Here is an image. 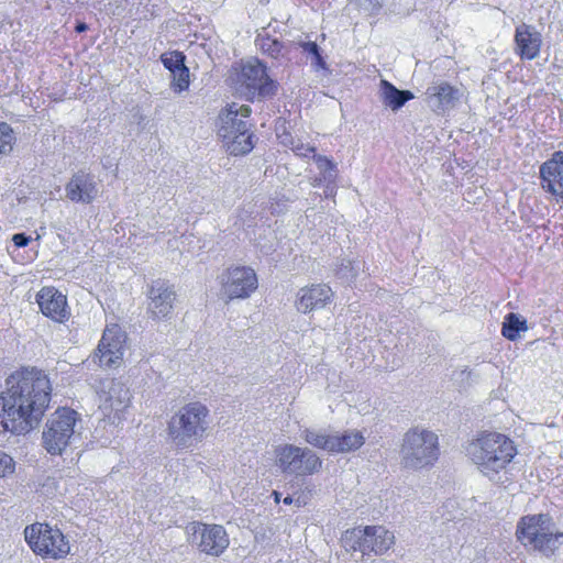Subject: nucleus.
<instances>
[{
	"instance_id": "1",
	"label": "nucleus",
	"mask_w": 563,
	"mask_h": 563,
	"mask_svg": "<svg viewBox=\"0 0 563 563\" xmlns=\"http://www.w3.org/2000/svg\"><path fill=\"white\" fill-rule=\"evenodd\" d=\"M51 384L38 369H23L7 379L1 393V424L5 431L25 434L36 428L51 399Z\"/></svg>"
},
{
	"instance_id": "2",
	"label": "nucleus",
	"mask_w": 563,
	"mask_h": 563,
	"mask_svg": "<svg viewBox=\"0 0 563 563\" xmlns=\"http://www.w3.org/2000/svg\"><path fill=\"white\" fill-rule=\"evenodd\" d=\"M466 454L486 477L495 479L517 454L514 442L498 432H483L466 446Z\"/></svg>"
},
{
	"instance_id": "3",
	"label": "nucleus",
	"mask_w": 563,
	"mask_h": 563,
	"mask_svg": "<svg viewBox=\"0 0 563 563\" xmlns=\"http://www.w3.org/2000/svg\"><path fill=\"white\" fill-rule=\"evenodd\" d=\"M210 427V411L206 405L194 401L180 407L168 420L166 433L170 444L190 449L201 442Z\"/></svg>"
},
{
	"instance_id": "4",
	"label": "nucleus",
	"mask_w": 563,
	"mask_h": 563,
	"mask_svg": "<svg viewBox=\"0 0 563 563\" xmlns=\"http://www.w3.org/2000/svg\"><path fill=\"white\" fill-rule=\"evenodd\" d=\"M251 114L246 104L232 102L219 114L218 135L231 155H244L254 147L253 135L245 118Z\"/></svg>"
},
{
	"instance_id": "5",
	"label": "nucleus",
	"mask_w": 563,
	"mask_h": 563,
	"mask_svg": "<svg viewBox=\"0 0 563 563\" xmlns=\"http://www.w3.org/2000/svg\"><path fill=\"white\" fill-rule=\"evenodd\" d=\"M518 540L534 551L550 558L563 545V532L556 531L549 515H532L520 519L517 526Z\"/></svg>"
},
{
	"instance_id": "6",
	"label": "nucleus",
	"mask_w": 563,
	"mask_h": 563,
	"mask_svg": "<svg viewBox=\"0 0 563 563\" xmlns=\"http://www.w3.org/2000/svg\"><path fill=\"white\" fill-rule=\"evenodd\" d=\"M439 454V438L433 431L416 427L404 434L400 446L404 467L415 471L429 467L435 463Z\"/></svg>"
},
{
	"instance_id": "7",
	"label": "nucleus",
	"mask_w": 563,
	"mask_h": 563,
	"mask_svg": "<svg viewBox=\"0 0 563 563\" xmlns=\"http://www.w3.org/2000/svg\"><path fill=\"white\" fill-rule=\"evenodd\" d=\"M79 415L74 409L58 408L47 419L42 433L43 448L51 455H62L77 434Z\"/></svg>"
},
{
	"instance_id": "8",
	"label": "nucleus",
	"mask_w": 563,
	"mask_h": 563,
	"mask_svg": "<svg viewBox=\"0 0 563 563\" xmlns=\"http://www.w3.org/2000/svg\"><path fill=\"white\" fill-rule=\"evenodd\" d=\"M233 80L249 100L272 98L278 89L277 81L271 78L266 65L258 58L242 62Z\"/></svg>"
},
{
	"instance_id": "9",
	"label": "nucleus",
	"mask_w": 563,
	"mask_h": 563,
	"mask_svg": "<svg viewBox=\"0 0 563 563\" xmlns=\"http://www.w3.org/2000/svg\"><path fill=\"white\" fill-rule=\"evenodd\" d=\"M341 542L346 551L382 555L395 544V536L383 526H366L346 530Z\"/></svg>"
},
{
	"instance_id": "10",
	"label": "nucleus",
	"mask_w": 563,
	"mask_h": 563,
	"mask_svg": "<svg viewBox=\"0 0 563 563\" xmlns=\"http://www.w3.org/2000/svg\"><path fill=\"white\" fill-rule=\"evenodd\" d=\"M25 541L34 553L54 560L63 559L70 552V545L63 532L47 523L36 522L24 530Z\"/></svg>"
},
{
	"instance_id": "11",
	"label": "nucleus",
	"mask_w": 563,
	"mask_h": 563,
	"mask_svg": "<svg viewBox=\"0 0 563 563\" xmlns=\"http://www.w3.org/2000/svg\"><path fill=\"white\" fill-rule=\"evenodd\" d=\"M276 466L285 474L309 476L322 467V460L309 448L282 444L275 450Z\"/></svg>"
},
{
	"instance_id": "12",
	"label": "nucleus",
	"mask_w": 563,
	"mask_h": 563,
	"mask_svg": "<svg viewBox=\"0 0 563 563\" xmlns=\"http://www.w3.org/2000/svg\"><path fill=\"white\" fill-rule=\"evenodd\" d=\"M220 295L225 301L250 298L258 287V278L250 266L232 265L218 276Z\"/></svg>"
},
{
	"instance_id": "13",
	"label": "nucleus",
	"mask_w": 563,
	"mask_h": 563,
	"mask_svg": "<svg viewBox=\"0 0 563 563\" xmlns=\"http://www.w3.org/2000/svg\"><path fill=\"white\" fill-rule=\"evenodd\" d=\"M130 390L122 382L115 379L102 382L99 391V409L109 421L120 422L122 413L130 406Z\"/></svg>"
},
{
	"instance_id": "14",
	"label": "nucleus",
	"mask_w": 563,
	"mask_h": 563,
	"mask_svg": "<svg viewBox=\"0 0 563 563\" xmlns=\"http://www.w3.org/2000/svg\"><path fill=\"white\" fill-rule=\"evenodd\" d=\"M126 341L125 332L120 325L112 323L106 327L93 358L103 367H111L120 363Z\"/></svg>"
},
{
	"instance_id": "15",
	"label": "nucleus",
	"mask_w": 563,
	"mask_h": 563,
	"mask_svg": "<svg viewBox=\"0 0 563 563\" xmlns=\"http://www.w3.org/2000/svg\"><path fill=\"white\" fill-rule=\"evenodd\" d=\"M190 530L201 552L218 556L229 547V537L220 525L195 522Z\"/></svg>"
},
{
	"instance_id": "16",
	"label": "nucleus",
	"mask_w": 563,
	"mask_h": 563,
	"mask_svg": "<svg viewBox=\"0 0 563 563\" xmlns=\"http://www.w3.org/2000/svg\"><path fill=\"white\" fill-rule=\"evenodd\" d=\"M541 188L563 202V152H555L539 168Z\"/></svg>"
},
{
	"instance_id": "17",
	"label": "nucleus",
	"mask_w": 563,
	"mask_h": 563,
	"mask_svg": "<svg viewBox=\"0 0 563 563\" xmlns=\"http://www.w3.org/2000/svg\"><path fill=\"white\" fill-rule=\"evenodd\" d=\"M36 301L44 316L56 322H65L68 320L70 312L67 306L66 296L54 287L42 288Z\"/></svg>"
},
{
	"instance_id": "18",
	"label": "nucleus",
	"mask_w": 563,
	"mask_h": 563,
	"mask_svg": "<svg viewBox=\"0 0 563 563\" xmlns=\"http://www.w3.org/2000/svg\"><path fill=\"white\" fill-rule=\"evenodd\" d=\"M333 298L332 289L324 284L301 288L297 294L296 308L299 312L308 313L323 309Z\"/></svg>"
},
{
	"instance_id": "19",
	"label": "nucleus",
	"mask_w": 563,
	"mask_h": 563,
	"mask_svg": "<svg viewBox=\"0 0 563 563\" xmlns=\"http://www.w3.org/2000/svg\"><path fill=\"white\" fill-rule=\"evenodd\" d=\"M66 197L73 202L90 203L98 196L95 176L78 172L71 176L65 186Z\"/></svg>"
},
{
	"instance_id": "20",
	"label": "nucleus",
	"mask_w": 563,
	"mask_h": 563,
	"mask_svg": "<svg viewBox=\"0 0 563 563\" xmlns=\"http://www.w3.org/2000/svg\"><path fill=\"white\" fill-rule=\"evenodd\" d=\"M516 53L521 59H534L540 54L542 44L541 33L534 26L521 23L515 32Z\"/></svg>"
},
{
	"instance_id": "21",
	"label": "nucleus",
	"mask_w": 563,
	"mask_h": 563,
	"mask_svg": "<svg viewBox=\"0 0 563 563\" xmlns=\"http://www.w3.org/2000/svg\"><path fill=\"white\" fill-rule=\"evenodd\" d=\"M148 311L154 319L167 318L172 312L175 292L165 284H154L148 292Z\"/></svg>"
},
{
	"instance_id": "22",
	"label": "nucleus",
	"mask_w": 563,
	"mask_h": 563,
	"mask_svg": "<svg viewBox=\"0 0 563 563\" xmlns=\"http://www.w3.org/2000/svg\"><path fill=\"white\" fill-rule=\"evenodd\" d=\"M426 95L429 103L438 110H445L453 107L460 98L459 89L444 81L430 86Z\"/></svg>"
},
{
	"instance_id": "23",
	"label": "nucleus",
	"mask_w": 563,
	"mask_h": 563,
	"mask_svg": "<svg viewBox=\"0 0 563 563\" xmlns=\"http://www.w3.org/2000/svg\"><path fill=\"white\" fill-rule=\"evenodd\" d=\"M365 443L362 431L356 429L345 430L342 433H333L332 453H349L358 450Z\"/></svg>"
},
{
	"instance_id": "24",
	"label": "nucleus",
	"mask_w": 563,
	"mask_h": 563,
	"mask_svg": "<svg viewBox=\"0 0 563 563\" xmlns=\"http://www.w3.org/2000/svg\"><path fill=\"white\" fill-rule=\"evenodd\" d=\"M255 43L261 53L272 59L279 62L289 59L288 47L282 42H279L277 38H274L266 33H260L256 37Z\"/></svg>"
},
{
	"instance_id": "25",
	"label": "nucleus",
	"mask_w": 563,
	"mask_h": 563,
	"mask_svg": "<svg viewBox=\"0 0 563 563\" xmlns=\"http://www.w3.org/2000/svg\"><path fill=\"white\" fill-rule=\"evenodd\" d=\"M379 95L382 102L394 111L400 109L408 100L413 98L409 90H399L385 79L380 81Z\"/></svg>"
},
{
	"instance_id": "26",
	"label": "nucleus",
	"mask_w": 563,
	"mask_h": 563,
	"mask_svg": "<svg viewBox=\"0 0 563 563\" xmlns=\"http://www.w3.org/2000/svg\"><path fill=\"white\" fill-rule=\"evenodd\" d=\"M301 438L310 445L332 453L333 434L323 430L306 428L301 431Z\"/></svg>"
},
{
	"instance_id": "27",
	"label": "nucleus",
	"mask_w": 563,
	"mask_h": 563,
	"mask_svg": "<svg viewBox=\"0 0 563 563\" xmlns=\"http://www.w3.org/2000/svg\"><path fill=\"white\" fill-rule=\"evenodd\" d=\"M527 330L528 325L525 318H521L519 314L514 312L506 314L501 328V334L506 339L516 341L519 338L520 332H526Z\"/></svg>"
},
{
	"instance_id": "28",
	"label": "nucleus",
	"mask_w": 563,
	"mask_h": 563,
	"mask_svg": "<svg viewBox=\"0 0 563 563\" xmlns=\"http://www.w3.org/2000/svg\"><path fill=\"white\" fill-rule=\"evenodd\" d=\"M312 159L314 161L320 175L325 179V184H335L338 176L336 164L327 156L323 155H312Z\"/></svg>"
},
{
	"instance_id": "29",
	"label": "nucleus",
	"mask_w": 563,
	"mask_h": 563,
	"mask_svg": "<svg viewBox=\"0 0 563 563\" xmlns=\"http://www.w3.org/2000/svg\"><path fill=\"white\" fill-rule=\"evenodd\" d=\"M302 52L311 56V65L314 70L328 69L327 63L320 53V48L316 42H305L300 44Z\"/></svg>"
},
{
	"instance_id": "30",
	"label": "nucleus",
	"mask_w": 563,
	"mask_h": 563,
	"mask_svg": "<svg viewBox=\"0 0 563 563\" xmlns=\"http://www.w3.org/2000/svg\"><path fill=\"white\" fill-rule=\"evenodd\" d=\"M14 132L5 122H0V155H7L13 150Z\"/></svg>"
},
{
	"instance_id": "31",
	"label": "nucleus",
	"mask_w": 563,
	"mask_h": 563,
	"mask_svg": "<svg viewBox=\"0 0 563 563\" xmlns=\"http://www.w3.org/2000/svg\"><path fill=\"white\" fill-rule=\"evenodd\" d=\"M172 86L176 92L187 90L189 87V69L186 65L172 73Z\"/></svg>"
},
{
	"instance_id": "32",
	"label": "nucleus",
	"mask_w": 563,
	"mask_h": 563,
	"mask_svg": "<svg viewBox=\"0 0 563 563\" xmlns=\"http://www.w3.org/2000/svg\"><path fill=\"white\" fill-rule=\"evenodd\" d=\"M161 58L162 63L170 74L185 65V55L180 52L165 53Z\"/></svg>"
},
{
	"instance_id": "33",
	"label": "nucleus",
	"mask_w": 563,
	"mask_h": 563,
	"mask_svg": "<svg viewBox=\"0 0 563 563\" xmlns=\"http://www.w3.org/2000/svg\"><path fill=\"white\" fill-rule=\"evenodd\" d=\"M290 150L295 153V155L302 158H312V155L316 154V147L310 145L309 143H305L302 140H292L290 143Z\"/></svg>"
},
{
	"instance_id": "34",
	"label": "nucleus",
	"mask_w": 563,
	"mask_h": 563,
	"mask_svg": "<svg viewBox=\"0 0 563 563\" xmlns=\"http://www.w3.org/2000/svg\"><path fill=\"white\" fill-rule=\"evenodd\" d=\"M15 463L13 459L3 451H0V477H7L14 473Z\"/></svg>"
},
{
	"instance_id": "35",
	"label": "nucleus",
	"mask_w": 563,
	"mask_h": 563,
	"mask_svg": "<svg viewBox=\"0 0 563 563\" xmlns=\"http://www.w3.org/2000/svg\"><path fill=\"white\" fill-rule=\"evenodd\" d=\"M383 0H356L357 5L364 12L375 13L382 8Z\"/></svg>"
},
{
	"instance_id": "36",
	"label": "nucleus",
	"mask_w": 563,
	"mask_h": 563,
	"mask_svg": "<svg viewBox=\"0 0 563 563\" xmlns=\"http://www.w3.org/2000/svg\"><path fill=\"white\" fill-rule=\"evenodd\" d=\"M12 241L14 243L15 246L18 247H24L26 246L30 241H31V236L24 234V233H16L12 236Z\"/></svg>"
},
{
	"instance_id": "37",
	"label": "nucleus",
	"mask_w": 563,
	"mask_h": 563,
	"mask_svg": "<svg viewBox=\"0 0 563 563\" xmlns=\"http://www.w3.org/2000/svg\"><path fill=\"white\" fill-rule=\"evenodd\" d=\"M284 504L286 505H291V504H295L297 507H301L302 506V503L300 500V497L298 498H294L292 496H287L284 498Z\"/></svg>"
},
{
	"instance_id": "38",
	"label": "nucleus",
	"mask_w": 563,
	"mask_h": 563,
	"mask_svg": "<svg viewBox=\"0 0 563 563\" xmlns=\"http://www.w3.org/2000/svg\"><path fill=\"white\" fill-rule=\"evenodd\" d=\"M323 184L325 185V179H323V176H321V175L311 179L312 187H320Z\"/></svg>"
},
{
	"instance_id": "39",
	"label": "nucleus",
	"mask_w": 563,
	"mask_h": 563,
	"mask_svg": "<svg viewBox=\"0 0 563 563\" xmlns=\"http://www.w3.org/2000/svg\"><path fill=\"white\" fill-rule=\"evenodd\" d=\"M335 194L334 184H325L324 195L325 197H332Z\"/></svg>"
},
{
	"instance_id": "40",
	"label": "nucleus",
	"mask_w": 563,
	"mask_h": 563,
	"mask_svg": "<svg viewBox=\"0 0 563 563\" xmlns=\"http://www.w3.org/2000/svg\"><path fill=\"white\" fill-rule=\"evenodd\" d=\"M76 29L78 32H84L87 29V25L85 23H81L78 24Z\"/></svg>"
},
{
	"instance_id": "41",
	"label": "nucleus",
	"mask_w": 563,
	"mask_h": 563,
	"mask_svg": "<svg viewBox=\"0 0 563 563\" xmlns=\"http://www.w3.org/2000/svg\"><path fill=\"white\" fill-rule=\"evenodd\" d=\"M273 495H274L275 501H276V503H279V500H280V494H279L278 492H274V493H273Z\"/></svg>"
}]
</instances>
